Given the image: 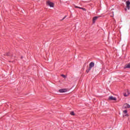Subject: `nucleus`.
Listing matches in <instances>:
<instances>
[{
  "label": "nucleus",
  "instance_id": "4468645a",
  "mask_svg": "<svg viewBox=\"0 0 130 130\" xmlns=\"http://www.w3.org/2000/svg\"><path fill=\"white\" fill-rule=\"evenodd\" d=\"M70 114H71V115H75V113H74V112H71L70 113Z\"/></svg>",
  "mask_w": 130,
  "mask_h": 130
},
{
  "label": "nucleus",
  "instance_id": "f3484780",
  "mask_svg": "<svg viewBox=\"0 0 130 130\" xmlns=\"http://www.w3.org/2000/svg\"><path fill=\"white\" fill-rule=\"evenodd\" d=\"M125 11H126V8L125 9Z\"/></svg>",
  "mask_w": 130,
  "mask_h": 130
},
{
  "label": "nucleus",
  "instance_id": "dca6fc26",
  "mask_svg": "<svg viewBox=\"0 0 130 130\" xmlns=\"http://www.w3.org/2000/svg\"><path fill=\"white\" fill-rule=\"evenodd\" d=\"M66 18H67V16H64V17L63 18L62 20H64V19H66Z\"/></svg>",
  "mask_w": 130,
  "mask_h": 130
},
{
  "label": "nucleus",
  "instance_id": "39448f33",
  "mask_svg": "<svg viewBox=\"0 0 130 130\" xmlns=\"http://www.w3.org/2000/svg\"><path fill=\"white\" fill-rule=\"evenodd\" d=\"M129 94V91L127 90V92L123 93L124 97H127V96H128Z\"/></svg>",
  "mask_w": 130,
  "mask_h": 130
},
{
  "label": "nucleus",
  "instance_id": "ddd939ff",
  "mask_svg": "<svg viewBox=\"0 0 130 130\" xmlns=\"http://www.w3.org/2000/svg\"><path fill=\"white\" fill-rule=\"evenodd\" d=\"M61 77H62L63 78H64V79H66V75H63V74H62L61 75Z\"/></svg>",
  "mask_w": 130,
  "mask_h": 130
},
{
  "label": "nucleus",
  "instance_id": "20e7f679",
  "mask_svg": "<svg viewBox=\"0 0 130 130\" xmlns=\"http://www.w3.org/2000/svg\"><path fill=\"white\" fill-rule=\"evenodd\" d=\"M109 100L116 101V98L113 97V96H109Z\"/></svg>",
  "mask_w": 130,
  "mask_h": 130
},
{
  "label": "nucleus",
  "instance_id": "f257e3e1",
  "mask_svg": "<svg viewBox=\"0 0 130 130\" xmlns=\"http://www.w3.org/2000/svg\"><path fill=\"white\" fill-rule=\"evenodd\" d=\"M47 6H49L51 8H53V7L54 6V4L50 1H47Z\"/></svg>",
  "mask_w": 130,
  "mask_h": 130
},
{
  "label": "nucleus",
  "instance_id": "7ed1b4c3",
  "mask_svg": "<svg viewBox=\"0 0 130 130\" xmlns=\"http://www.w3.org/2000/svg\"><path fill=\"white\" fill-rule=\"evenodd\" d=\"M126 8H127V10L130 9V2L129 1L126 2Z\"/></svg>",
  "mask_w": 130,
  "mask_h": 130
},
{
  "label": "nucleus",
  "instance_id": "423d86ee",
  "mask_svg": "<svg viewBox=\"0 0 130 130\" xmlns=\"http://www.w3.org/2000/svg\"><path fill=\"white\" fill-rule=\"evenodd\" d=\"M59 92H60V93H64V92H67V89H61L59 90Z\"/></svg>",
  "mask_w": 130,
  "mask_h": 130
},
{
  "label": "nucleus",
  "instance_id": "1a4fd4ad",
  "mask_svg": "<svg viewBox=\"0 0 130 130\" xmlns=\"http://www.w3.org/2000/svg\"><path fill=\"white\" fill-rule=\"evenodd\" d=\"M123 113H124V116H128V115L126 113H127V110H125L123 111Z\"/></svg>",
  "mask_w": 130,
  "mask_h": 130
},
{
  "label": "nucleus",
  "instance_id": "6e6552de",
  "mask_svg": "<svg viewBox=\"0 0 130 130\" xmlns=\"http://www.w3.org/2000/svg\"><path fill=\"white\" fill-rule=\"evenodd\" d=\"M97 19H98V16H95L93 18L92 22L93 23H95V21H96V20H97Z\"/></svg>",
  "mask_w": 130,
  "mask_h": 130
},
{
  "label": "nucleus",
  "instance_id": "0eeeda50",
  "mask_svg": "<svg viewBox=\"0 0 130 130\" xmlns=\"http://www.w3.org/2000/svg\"><path fill=\"white\" fill-rule=\"evenodd\" d=\"M125 69H130V62L129 63L126 64L124 67Z\"/></svg>",
  "mask_w": 130,
  "mask_h": 130
},
{
  "label": "nucleus",
  "instance_id": "2eb2a0df",
  "mask_svg": "<svg viewBox=\"0 0 130 130\" xmlns=\"http://www.w3.org/2000/svg\"><path fill=\"white\" fill-rule=\"evenodd\" d=\"M89 72H90V70H89V68H88V70H86V73L88 74V73H89Z\"/></svg>",
  "mask_w": 130,
  "mask_h": 130
},
{
  "label": "nucleus",
  "instance_id": "f8f14e48",
  "mask_svg": "<svg viewBox=\"0 0 130 130\" xmlns=\"http://www.w3.org/2000/svg\"><path fill=\"white\" fill-rule=\"evenodd\" d=\"M75 8L77 9H80L81 10H83V11H86V9L83 8L82 7H78V6H75Z\"/></svg>",
  "mask_w": 130,
  "mask_h": 130
},
{
  "label": "nucleus",
  "instance_id": "9b49d317",
  "mask_svg": "<svg viewBox=\"0 0 130 130\" xmlns=\"http://www.w3.org/2000/svg\"><path fill=\"white\" fill-rule=\"evenodd\" d=\"M7 56H12L13 57H15V56L13 55V54L11 53H7Z\"/></svg>",
  "mask_w": 130,
  "mask_h": 130
},
{
  "label": "nucleus",
  "instance_id": "f03ea898",
  "mask_svg": "<svg viewBox=\"0 0 130 130\" xmlns=\"http://www.w3.org/2000/svg\"><path fill=\"white\" fill-rule=\"evenodd\" d=\"M94 63H93V62H91L89 63V71H91V70L92 69V68H93L94 66Z\"/></svg>",
  "mask_w": 130,
  "mask_h": 130
},
{
  "label": "nucleus",
  "instance_id": "9d476101",
  "mask_svg": "<svg viewBox=\"0 0 130 130\" xmlns=\"http://www.w3.org/2000/svg\"><path fill=\"white\" fill-rule=\"evenodd\" d=\"M123 106H124V108H129V107H130L129 105H128L127 104H125Z\"/></svg>",
  "mask_w": 130,
  "mask_h": 130
}]
</instances>
